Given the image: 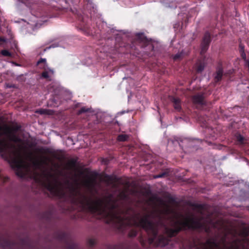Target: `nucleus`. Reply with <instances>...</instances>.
Wrapping results in <instances>:
<instances>
[{
    "mask_svg": "<svg viewBox=\"0 0 249 249\" xmlns=\"http://www.w3.org/2000/svg\"><path fill=\"white\" fill-rule=\"evenodd\" d=\"M135 224L146 231L149 244L159 247L165 246L169 242V238L175 236L182 229L203 226L201 221L196 219L192 213L184 214L175 213L165 204L162 210L143 216Z\"/></svg>",
    "mask_w": 249,
    "mask_h": 249,
    "instance_id": "obj_1",
    "label": "nucleus"
},
{
    "mask_svg": "<svg viewBox=\"0 0 249 249\" xmlns=\"http://www.w3.org/2000/svg\"><path fill=\"white\" fill-rule=\"evenodd\" d=\"M18 128L0 125V154L11 161L18 176L36 179V170L42 165H47L48 159L45 156L40 159H32V153L28 151L32 144L18 137L17 132Z\"/></svg>",
    "mask_w": 249,
    "mask_h": 249,
    "instance_id": "obj_2",
    "label": "nucleus"
},
{
    "mask_svg": "<svg viewBox=\"0 0 249 249\" xmlns=\"http://www.w3.org/2000/svg\"><path fill=\"white\" fill-rule=\"evenodd\" d=\"M95 179H86L84 182V185L90 194L89 196L82 195L79 193L78 181L74 178L72 183L68 182L69 196L71 197H74L77 196H79V202L85 209L92 212H96L103 216L108 218L110 221H116L124 224L123 218L121 215L116 213L113 209L107 210L104 202L95 196Z\"/></svg>",
    "mask_w": 249,
    "mask_h": 249,
    "instance_id": "obj_3",
    "label": "nucleus"
},
{
    "mask_svg": "<svg viewBox=\"0 0 249 249\" xmlns=\"http://www.w3.org/2000/svg\"><path fill=\"white\" fill-rule=\"evenodd\" d=\"M183 249H242L240 242L226 243L223 242L217 243L213 239H209L205 243L200 244L198 246H190Z\"/></svg>",
    "mask_w": 249,
    "mask_h": 249,
    "instance_id": "obj_4",
    "label": "nucleus"
},
{
    "mask_svg": "<svg viewBox=\"0 0 249 249\" xmlns=\"http://www.w3.org/2000/svg\"><path fill=\"white\" fill-rule=\"evenodd\" d=\"M46 187L51 193L56 195L65 196L66 195L62 189L61 184L54 179L53 181L49 182L46 184Z\"/></svg>",
    "mask_w": 249,
    "mask_h": 249,
    "instance_id": "obj_5",
    "label": "nucleus"
},
{
    "mask_svg": "<svg viewBox=\"0 0 249 249\" xmlns=\"http://www.w3.org/2000/svg\"><path fill=\"white\" fill-rule=\"evenodd\" d=\"M211 42L210 34L209 33H206L203 38L202 42L201 43V53L203 54L205 53L208 48L209 44Z\"/></svg>",
    "mask_w": 249,
    "mask_h": 249,
    "instance_id": "obj_6",
    "label": "nucleus"
},
{
    "mask_svg": "<svg viewBox=\"0 0 249 249\" xmlns=\"http://www.w3.org/2000/svg\"><path fill=\"white\" fill-rule=\"evenodd\" d=\"M41 68L44 70V71L42 73V77L49 81L51 80V77L54 73L53 70L45 67Z\"/></svg>",
    "mask_w": 249,
    "mask_h": 249,
    "instance_id": "obj_7",
    "label": "nucleus"
},
{
    "mask_svg": "<svg viewBox=\"0 0 249 249\" xmlns=\"http://www.w3.org/2000/svg\"><path fill=\"white\" fill-rule=\"evenodd\" d=\"M193 100L195 104H202L203 103V96L201 94H197L193 97Z\"/></svg>",
    "mask_w": 249,
    "mask_h": 249,
    "instance_id": "obj_8",
    "label": "nucleus"
},
{
    "mask_svg": "<svg viewBox=\"0 0 249 249\" xmlns=\"http://www.w3.org/2000/svg\"><path fill=\"white\" fill-rule=\"evenodd\" d=\"M223 75V70L221 68H219L216 71L215 75L214 76L215 80L217 82L221 79Z\"/></svg>",
    "mask_w": 249,
    "mask_h": 249,
    "instance_id": "obj_9",
    "label": "nucleus"
},
{
    "mask_svg": "<svg viewBox=\"0 0 249 249\" xmlns=\"http://www.w3.org/2000/svg\"><path fill=\"white\" fill-rule=\"evenodd\" d=\"M75 166V161L73 160H70L67 163L66 169L68 170H72L74 168Z\"/></svg>",
    "mask_w": 249,
    "mask_h": 249,
    "instance_id": "obj_10",
    "label": "nucleus"
},
{
    "mask_svg": "<svg viewBox=\"0 0 249 249\" xmlns=\"http://www.w3.org/2000/svg\"><path fill=\"white\" fill-rule=\"evenodd\" d=\"M174 107L177 110H179L180 108V100L178 99L174 98L173 99Z\"/></svg>",
    "mask_w": 249,
    "mask_h": 249,
    "instance_id": "obj_11",
    "label": "nucleus"
},
{
    "mask_svg": "<svg viewBox=\"0 0 249 249\" xmlns=\"http://www.w3.org/2000/svg\"><path fill=\"white\" fill-rule=\"evenodd\" d=\"M128 139V136L125 134L120 135L118 137V140L121 142L125 141Z\"/></svg>",
    "mask_w": 249,
    "mask_h": 249,
    "instance_id": "obj_12",
    "label": "nucleus"
},
{
    "mask_svg": "<svg viewBox=\"0 0 249 249\" xmlns=\"http://www.w3.org/2000/svg\"><path fill=\"white\" fill-rule=\"evenodd\" d=\"M236 140L239 144H243L245 142V138L241 135L238 134L236 136Z\"/></svg>",
    "mask_w": 249,
    "mask_h": 249,
    "instance_id": "obj_13",
    "label": "nucleus"
},
{
    "mask_svg": "<svg viewBox=\"0 0 249 249\" xmlns=\"http://www.w3.org/2000/svg\"><path fill=\"white\" fill-rule=\"evenodd\" d=\"M1 53L4 56H11L12 55L11 53L9 51L5 50L1 51Z\"/></svg>",
    "mask_w": 249,
    "mask_h": 249,
    "instance_id": "obj_14",
    "label": "nucleus"
},
{
    "mask_svg": "<svg viewBox=\"0 0 249 249\" xmlns=\"http://www.w3.org/2000/svg\"><path fill=\"white\" fill-rule=\"evenodd\" d=\"M42 63H44V66L43 67H47L46 59H45V58H41L40 60H39L38 61L37 64L38 65H40Z\"/></svg>",
    "mask_w": 249,
    "mask_h": 249,
    "instance_id": "obj_15",
    "label": "nucleus"
},
{
    "mask_svg": "<svg viewBox=\"0 0 249 249\" xmlns=\"http://www.w3.org/2000/svg\"><path fill=\"white\" fill-rule=\"evenodd\" d=\"M137 235V231L135 230H131L129 232V236L133 237Z\"/></svg>",
    "mask_w": 249,
    "mask_h": 249,
    "instance_id": "obj_16",
    "label": "nucleus"
},
{
    "mask_svg": "<svg viewBox=\"0 0 249 249\" xmlns=\"http://www.w3.org/2000/svg\"><path fill=\"white\" fill-rule=\"evenodd\" d=\"M204 68V66L202 64H199L197 67V71L198 72H201Z\"/></svg>",
    "mask_w": 249,
    "mask_h": 249,
    "instance_id": "obj_17",
    "label": "nucleus"
},
{
    "mask_svg": "<svg viewBox=\"0 0 249 249\" xmlns=\"http://www.w3.org/2000/svg\"><path fill=\"white\" fill-rule=\"evenodd\" d=\"M88 110H89V108H87L85 107H82V108H81L80 110H79L78 111V114H81V113H82L84 112H86L88 111Z\"/></svg>",
    "mask_w": 249,
    "mask_h": 249,
    "instance_id": "obj_18",
    "label": "nucleus"
},
{
    "mask_svg": "<svg viewBox=\"0 0 249 249\" xmlns=\"http://www.w3.org/2000/svg\"><path fill=\"white\" fill-rule=\"evenodd\" d=\"M181 56V53H178L174 56V59L177 60Z\"/></svg>",
    "mask_w": 249,
    "mask_h": 249,
    "instance_id": "obj_19",
    "label": "nucleus"
},
{
    "mask_svg": "<svg viewBox=\"0 0 249 249\" xmlns=\"http://www.w3.org/2000/svg\"><path fill=\"white\" fill-rule=\"evenodd\" d=\"M120 195H121L120 197L122 199H125L126 197V195L125 194V193L124 192H122L121 193Z\"/></svg>",
    "mask_w": 249,
    "mask_h": 249,
    "instance_id": "obj_20",
    "label": "nucleus"
},
{
    "mask_svg": "<svg viewBox=\"0 0 249 249\" xmlns=\"http://www.w3.org/2000/svg\"><path fill=\"white\" fill-rule=\"evenodd\" d=\"M36 112L39 113L41 114L46 113V110L44 109H40L36 111Z\"/></svg>",
    "mask_w": 249,
    "mask_h": 249,
    "instance_id": "obj_21",
    "label": "nucleus"
},
{
    "mask_svg": "<svg viewBox=\"0 0 249 249\" xmlns=\"http://www.w3.org/2000/svg\"><path fill=\"white\" fill-rule=\"evenodd\" d=\"M241 56H242V58L244 59L245 62H246V60H248L246 59V54L244 52L242 53Z\"/></svg>",
    "mask_w": 249,
    "mask_h": 249,
    "instance_id": "obj_22",
    "label": "nucleus"
},
{
    "mask_svg": "<svg viewBox=\"0 0 249 249\" xmlns=\"http://www.w3.org/2000/svg\"><path fill=\"white\" fill-rule=\"evenodd\" d=\"M164 175V174H160V175H157L156 176H155V178H161Z\"/></svg>",
    "mask_w": 249,
    "mask_h": 249,
    "instance_id": "obj_23",
    "label": "nucleus"
},
{
    "mask_svg": "<svg viewBox=\"0 0 249 249\" xmlns=\"http://www.w3.org/2000/svg\"><path fill=\"white\" fill-rule=\"evenodd\" d=\"M89 244H90L91 246H92V245H94V240H90L89 241Z\"/></svg>",
    "mask_w": 249,
    "mask_h": 249,
    "instance_id": "obj_24",
    "label": "nucleus"
},
{
    "mask_svg": "<svg viewBox=\"0 0 249 249\" xmlns=\"http://www.w3.org/2000/svg\"><path fill=\"white\" fill-rule=\"evenodd\" d=\"M40 152H43V153H46V152H48V151H46V150H43L42 149H40L39 150Z\"/></svg>",
    "mask_w": 249,
    "mask_h": 249,
    "instance_id": "obj_25",
    "label": "nucleus"
},
{
    "mask_svg": "<svg viewBox=\"0 0 249 249\" xmlns=\"http://www.w3.org/2000/svg\"><path fill=\"white\" fill-rule=\"evenodd\" d=\"M0 41H5V40L3 38L0 37Z\"/></svg>",
    "mask_w": 249,
    "mask_h": 249,
    "instance_id": "obj_26",
    "label": "nucleus"
},
{
    "mask_svg": "<svg viewBox=\"0 0 249 249\" xmlns=\"http://www.w3.org/2000/svg\"><path fill=\"white\" fill-rule=\"evenodd\" d=\"M141 244L143 246V247H145V245H144V243L143 242V241H141Z\"/></svg>",
    "mask_w": 249,
    "mask_h": 249,
    "instance_id": "obj_27",
    "label": "nucleus"
}]
</instances>
